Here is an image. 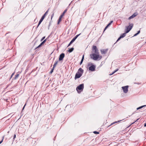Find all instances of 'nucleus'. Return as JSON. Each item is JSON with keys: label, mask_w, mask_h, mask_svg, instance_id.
<instances>
[{"label": "nucleus", "mask_w": 146, "mask_h": 146, "mask_svg": "<svg viewBox=\"0 0 146 146\" xmlns=\"http://www.w3.org/2000/svg\"><path fill=\"white\" fill-rule=\"evenodd\" d=\"M3 139H4V137H3L2 140L1 141H0V144L2 142Z\"/></svg>", "instance_id": "32"}, {"label": "nucleus", "mask_w": 146, "mask_h": 146, "mask_svg": "<svg viewBox=\"0 0 146 146\" xmlns=\"http://www.w3.org/2000/svg\"><path fill=\"white\" fill-rule=\"evenodd\" d=\"M16 135L15 134L14 136V137H13L14 139L16 137Z\"/></svg>", "instance_id": "35"}, {"label": "nucleus", "mask_w": 146, "mask_h": 146, "mask_svg": "<svg viewBox=\"0 0 146 146\" xmlns=\"http://www.w3.org/2000/svg\"><path fill=\"white\" fill-rule=\"evenodd\" d=\"M126 32H125V33L122 34L120 35V36L118 38V39L117 40V42L121 38L124 37L126 36Z\"/></svg>", "instance_id": "9"}, {"label": "nucleus", "mask_w": 146, "mask_h": 146, "mask_svg": "<svg viewBox=\"0 0 146 146\" xmlns=\"http://www.w3.org/2000/svg\"><path fill=\"white\" fill-rule=\"evenodd\" d=\"M43 20L42 19H40V20L39 22L37 27H38L39 26V25H40V24L42 22V21H43Z\"/></svg>", "instance_id": "21"}, {"label": "nucleus", "mask_w": 146, "mask_h": 146, "mask_svg": "<svg viewBox=\"0 0 146 146\" xmlns=\"http://www.w3.org/2000/svg\"><path fill=\"white\" fill-rule=\"evenodd\" d=\"M65 13L63 12L62 14L60 16L62 17H63Z\"/></svg>", "instance_id": "27"}, {"label": "nucleus", "mask_w": 146, "mask_h": 146, "mask_svg": "<svg viewBox=\"0 0 146 146\" xmlns=\"http://www.w3.org/2000/svg\"><path fill=\"white\" fill-rule=\"evenodd\" d=\"M26 105V104H25V105H24V106L23 107V110L24 109V108H25Z\"/></svg>", "instance_id": "38"}, {"label": "nucleus", "mask_w": 146, "mask_h": 146, "mask_svg": "<svg viewBox=\"0 0 146 146\" xmlns=\"http://www.w3.org/2000/svg\"><path fill=\"white\" fill-rule=\"evenodd\" d=\"M13 74H13H13H12V75H11V77H12V76H13Z\"/></svg>", "instance_id": "42"}, {"label": "nucleus", "mask_w": 146, "mask_h": 146, "mask_svg": "<svg viewBox=\"0 0 146 146\" xmlns=\"http://www.w3.org/2000/svg\"><path fill=\"white\" fill-rule=\"evenodd\" d=\"M45 36H44L42 38V39H41V41H42L45 38Z\"/></svg>", "instance_id": "28"}, {"label": "nucleus", "mask_w": 146, "mask_h": 146, "mask_svg": "<svg viewBox=\"0 0 146 146\" xmlns=\"http://www.w3.org/2000/svg\"><path fill=\"white\" fill-rule=\"evenodd\" d=\"M121 121V120L119 121H115V122H113V123H111V124H110V125L109 126H111V125H113V124H115V123H117V122H119L120 121Z\"/></svg>", "instance_id": "15"}, {"label": "nucleus", "mask_w": 146, "mask_h": 146, "mask_svg": "<svg viewBox=\"0 0 146 146\" xmlns=\"http://www.w3.org/2000/svg\"><path fill=\"white\" fill-rule=\"evenodd\" d=\"M72 43V42H70V43H69V44H70V45Z\"/></svg>", "instance_id": "41"}, {"label": "nucleus", "mask_w": 146, "mask_h": 146, "mask_svg": "<svg viewBox=\"0 0 146 146\" xmlns=\"http://www.w3.org/2000/svg\"><path fill=\"white\" fill-rule=\"evenodd\" d=\"M80 33L77 35L73 38L75 40L80 35Z\"/></svg>", "instance_id": "18"}, {"label": "nucleus", "mask_w": 146, "mask_h": 146, "mask_svg": "<svg viewBox=\"0 0 146 146\" xmlns=\"http://www.w3.org/2000/svg\"><path fill=\"white\" fill-rule=\"evenodd\" d=\"M19 74H17L15 75V79H17L18 77H19Z\"/></svg>", "instance_id": "22"}, {"label": "nucleus", "mask_w": 146, "mask_h": 146, "mask_svg": "<svg viewBox=\"0 0 146 146\" xmlns=\"http://www.w3.org/2000/svg\"><path fill=\"white\" fill-rule=\"evenodd\" d=\"M54 68H53H53L52 69V70H51L50 71V73H52L53 72Z\"/></svg>", "instance_id": "30"}, {"label": "nucleus", "mask_w": 146, "mask_h": 146, "mask_svg": "<svg viewBox=\"0 0 146 146\" xmlns=\"http://www.w3.org/2000/svg\"><path fill=\"white\" fill-rule=\"evenodd\" d=\"M74 50V48H70V49L68 50V52H71L73 51Z\"/></svg>", "instance_id": "13"}, {"label": "nucleus", "mask_w": 146, "mask_h": 146, "mask_svg": "<svg viewBox=\"0 0 146 146\" xmlns=\"http://www.w3.org/2000/svg\"><path fill=\"white\" fill-rule=\"evenodd\" d=\"M72 43V42H70V43H69V44H70V45Z\"/></svg>", "instance_id": "40"}, {"label": "nucleus", "mask_w": 146, "mask_h": 146, "mask_svg": "<svg viewBox=\"0 0 146 146\" xmlns=\"http://www.w3.org/2000/svg\"><path fill=\"white\" fill-rule=\"evenodd\" d=\"M108 51L107 49H103L100 50L102 54H106Z\"/></svg>", "instance_id": "10"}, {"label": "nucleus", "mask_w": 146, "mask_h": 146, "mask_svg": "<svg viewBox=\"0 0 146 146\" xmlns=\"http://www.w3.org/2000/svg\"><path fill=\"white\" fill-rule=\"evenodd\" d=\"M62 17H61L60 16L59 18V19L58 20V24H59L60 23V22L61 21V19H62Z\"/></svg>", "instance_id": "12"}, {"label": "nucleus", "mask_w": 146, "mask_h": 146, "mask_svg": "<svg viewBox=\"0 0 146 146\" xmlns=\"http://www.w3.org/2000/svg\"><path fill=\"white\" fill-rule=\"evenodd\" d=\"M128 86H123L122 87L123 91V92L125 93H127L128 91Z\"/></svg>", "instance_id": "6"}, {"label": "nucleus", "mask_w": 146, "mask_h": 146, "mask_svg": "<svg viewBox=\"0 0 146 146\" xmlns=\"http://www.w3.org/2000/svg\"><path fill=\"white\" fill-rule=\"evenodd\" d=\"M118 70V69H116V70H115L111 74H110V75H111L113 74H114L115 72H116Z\"/></svg>", "instance_id": "23"}, {"label": "nucleus", "mask_w": 146, "mask_h": 146, "mask_svg": "<svg viewBox=\"0 0 146 146\" xmlns=\"http://www.w3.org/2000/svg\"><path fill=\"white\" fill-rule=\"evenodd\" d=\"M65 56V54L64 53H62L61 54L59 58V61H61L63 60Z\"/></svg>", "instance_id": "7"}, {"label": "nucleus", "mask_w": 146, "mask_h": 146, "mask_svg": "<svg viewBox=\"0 0 146 146\" xmlns=\"http://www.w3.org/2000/svg\"><path fill=\"white\" fill-rule=\"evenodd\" d=\"M133 25V24H130L129 26H127L126 27V29H125V32L126 33H128L132 29Z\"/></svg>", "instance_id": "4"}, {"label": "nucleus", "mask_w": 146, "mask_h": 146, "mask_svg": "<svg viewBox=\"0 0 146 146\" xmlns=\"http://www.w3.org/2000/svg\"><path fill=\"white\" fill-rule=\"evenodd\" d=\"M75 40L73 38L70 42L72 43Z\"/></svg>", "instance_id": "29"}, {"label": "nucleus", "mask_w": 146, "mask_h": 146, "mask_svg": "<svg viewBox=\"0 0 146 146\" xmlns=\"http://www.w3.org/2000/svg\"><path fill=\"white\" fill-rule=\"evenodd\" d=\"M70 44H69L68 45V47L70 46Z\"/></svg>", "instance_id": "39"}, {"label": "nucleus", "mask_w": 146, "mask_h": 146, "mask_svg": "<svg viewBox=\"0 0 146 146\" xmlns=\"http://www.w3.org/2000/svg\"><path fill=\"white\" fill-rule=\"evenodd\" d=\"M58 61H57L55 62V63H54V64L53 65V68H54L55 67L56 65L58 64Z\"/></svg>", "instance_id": "14"}, {"label": "nucleus", "mask_w": 146, "mask_h": 146, "mask_svg": "<svg viewBox=\"0 0 146 146\" xmlns=\"http://www.w3.org/2000/svg\"><path fill=\"white\" fill-rule=\"evenodd\" d=\"M140 32V31H138L137 32V33L135 34V35H134V36H136L138 34H139Z\"/></svg>", "instance_id": "25"}, {"label": "nucleus", "mask_w": 146, "mask_h": 146, "mask_svg": "<svg viewBox=\"0 0 146 146\" xmlns=\"http://www.w3.org/2000/svg\"><path fill=\"white\" fill-rule=\"evenodd\" d=\"M88 66H90L89 68V70L91 71H94L95 70L96 66L93 64L91 62H89L88 64Z\"/></svg>", "instance_id": "3"}, {"label": "nucleus", "mask_w": 146, "mask_h": 146, "mask_svg": "<svg viewBox=\"0 0 146 146\" xmlns=\"http://www.w3.org/2000/svg\"><path fill=\"white\" fill-rule=\"evenodd\" d=\"M54 13H53L52 14V16H51V19H52V17H53L54 16Z\"/></svg>", "instance_id": "33"}, {"label": "nucleus", "mask_w": 146, "mask_h": 146, "mask_svg": "<svg viewBox=\"0 0 146 146\" xmlns=\"http://www.w3.org/2000/svg\"><path fill=\"white\" fill-rule=\"evenodd\" d=\"M84 88V84H82L78 86L76 88V90L78 92H79V90H83Z\"/></svg>", "instance_id": "5"}, {"label": "nucleus", "mask_w": 146, "mask_h": 146, "mask_svg": "<svg viewBox=\"0 0 146 146\" xmlns=\"http://www.w3.org/2000/svg\"><path fill=\"white\" fill-rule=\"evenodd\" d=\"M146 106V105H144V106H140L138 108H137V110H139V109H141L142 108H143V107H144V106Z\"/></svg>", "instance_id": "17"}, {"label": "nucleus", "mask_w": 146, "mask_h": 146, "mask_svg": "<svg viewBox=\"0 0 146 146\" xmlns=\"http://www.w3.org/2000/svg\"><path fill=\"white\" fill-rule=\"evenodd\" d=\"M138 14L137 12H136L133 15L130 17L128 19L129 20L133 18H134L138 15Z\"/></svg>", "instance_id": "8"}, {"label": "nucleus", "mask_w": 146, "mask_h": 146, "mask_svg": "<svg viewBox=\"0 0 146 146\" xmlns=\"http://www.w3.org/2000/svg\"><path fill=\"white\" fill-rule=\"evenodd\" d=\"M46 39L44 40H43V41L42 42L39 46H38L37 47V48H39V47H40V46H41L43 44H44L45 42L46 41Z\"/></svg>", "instance_id": "11"}, {"label": "nucleus", "mask_w": 146, "mask_h": 146, "mask_svg": "<svg viewBox=\"0 0 146 146\" xmlns=\"http://www.w3.org/2000/svg\"><path fill=\"white\" fill-rule=\"evenodd\" d=\"M113 22V21H111V22L109 23L108 25L107 26L109 27L110 25H111V23Z\"/></svg>", "instance_id": "24"}, {"label": "nucleus", "mask_w": 146, "mask_h": 146, "mask_svg": "<svg viewBox=\"0 0 146 146\" xmlns=\"http://www.w3.org/2000/svg\"><path fill=\"white\" fill-rule=\"evenodd\" d=\"M144 126L145 127H146V123H145L144 125Z\"/></svg>", "instance_id": "37"}, {"label": "nucleus", "mask_w": 146, "mask_h": 146, "mask_svg": "<svg viewBox=\"0 0 146 146\" xmlns=\"http://www.w3.org/2000/svg\"><path fill=\"white\" fill-rule=\"evenodd\" d=\"M48 12V10H47L44 14V15L43 16H44V17L45 18Z\"/></svg>", "instance_id": "19"}, {"label": "nucleus", "mask_w": 146, "mask_h": 146, "mask_svg": "<svg viewBox=\"0 0 146 146\" xmlns=\"http://www.w3.org/2000/svg\"><path fill=\"white\" fill-rule=\"evenodd\" d=\"M90 58L95 60H101L102 56L99 54L98 49L95 46H93L92 48V54H90Z\"/></svg>", "instance_id": "1"}, {"label": "nucleus", "mask_w": 146, "mask_h": 146, "mask_svg": "<svg viewBox=\"0 0 146 146\" xmlns=\"http://www.w3.org/2000/svg\"><path fill=\"white\" fill-rule=\"evenodd\" d=\"M84 55H83L82 56L81 60L80 63V65H81L82 64V63L83 60H84Z\"/></svg>", "instance_id": "16"}, {"label": "nucleus", "mask_w": 146, "mask_h": 146, "mask_svg": "<svg viewBox=\"0 0 146 146\" xmlns=\"http://www.w3.org/2000/svg\"><path fill=\"white\" fill-rule=\"evenodd\" d=\"M45 18V17H44V16H42V17H41V19H42L43 20Z\"/></svg>", "instance_id": "34"}, {"label": "nucleus", "mask_w": 146, "mask_h": 146, "mask_svg": "<svg viewBox=\"0 0 146 146\" xmlns=\"http://www.w3.org/2000/svg\"><path fill=\"white\" fill-rule=\"evenodd\" d=\"M84 72V70L81 68L78 70V72L76 73L74 77V79L76 80V79L79 78L82 76Z\"/></svg>", "instance_id": "2"}, {"label": "nucleus", "mask_w": 146, "mask_h": 146, "mask_svg": "<svg viewBox=\"0 0 146 146\" xmlns=\"http://www.w3.org/2000/svg\"><path fill=\"white\" fill-rule=\"evenodd\" d=\"M108 27L107 25L105 28L104 29V32L106 30V29L108 28Z\"/></svg>", "instance_id": "31"}, {"label": "nucleus", "mask_w": 146, "mask_h": 146, "mask_svg": "<svg viewBox=\"0 0 146 146\" xmlns=\"http://www.w3.org/2000/svg\"><path fill=\"white\" fill-rule=\"evenodd\" d=\"M67 11V10H65V11L63 12L64 13H65Z\"/></svg>", "instance_id": "36"}, {"label": "nucleus", "mask_w": 146, "mask_h": 146, "mask_svg": "<svg viewBox=\"0 0 146 146\" xmlns=\"http://www.w3.org/2000/svg\"><path fill=\"white\" fill-rule=\"evenodd\" d=\"M43 20L42 19H40V20L39 22L37 27H38L39 26V25H40V24L42 22V21H43Z\"/></svg>", "instance_id": "20"}, {"label": "nucleus", "mask_w": 146, "mask_h": 146, "mask_svg": "<svg viewBox=\"0 0 146 146\" xmlns=\"http://www.w3.org/2000/svg\"><path fill=\"white\" fill-rule=\"evenodd\" d=\"M93 133H95V134H99V132H97V131H94Z\"/></svg>", "instance_id": "26"}]
</instances>
